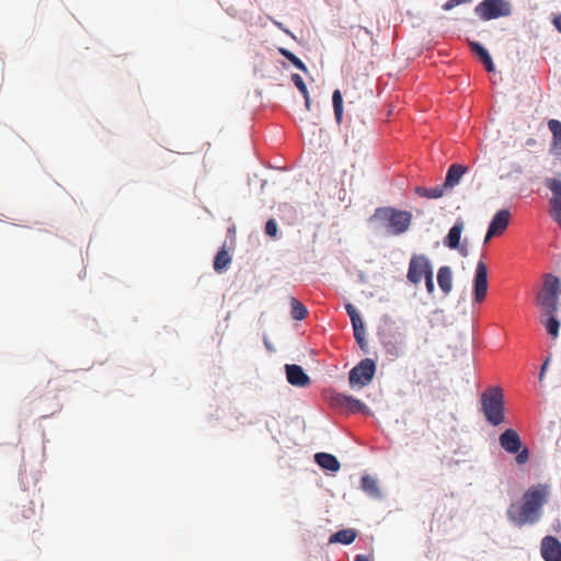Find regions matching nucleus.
<instances>
[{
    "label": "nucleus",
    "instance_id": "obj_1",
    "mask_svg": "<svg viewBox=\"0 0 561 561\" xmlns=\"http://www.w3.org/2000/svg\"><path fill=\"white\" fill-rule=\"evenodd\" d=\"M549 488L545 484L531 485L522 496L520 503H512L507 510V518L517 527L537 523L547 503Z\"/></svg>",
    "mask_w": 561,
    "mask_h": 561
},
{
    "label": "nucleus",
    "instance_id": "obj_2",
    "mask_svg": "<svg viewBox=\"0 0 561 561\" xmlns=\"http://www.w3.org/2000/svg\"><path fill=\"white\" fill-rule=\"evenodd\" d=\"M373 218L380 222L389 234L400 236L407 232L412 222V214L393 207H379Z\"/></svg>",
    "mask_w": 561,
    "mask_h": 561
},
{
    "label": "nucleus",
    "instance_id": "obj_3",
    "mask_svg": "<svg viewBox=\"0 0 561 561\" xmlns=\"http://www.w3.org/2000/svg\"><path fill=\"white\" fill-rule=\"evenodd\" d=\"M481 404L489 423L496 426L504 422V394L500 387L488 388L481 394Z\"/></svg>",
    "mask_w": 561,
    "mask_h": 561
},
{
    "label": "nucleus",
    "instance_id": "obj_4",
    "mask_svg": "<svg viewBox=\"0 0 561 561\" xmlns=\"http://www.w3.org/2000/svg\"><path fill=\"white\" fill-rule=\"evenodd\" d=\"M561 294L560 278L552 275H545L543 287L537 295V304L545 310L546 314H554L558 310L559 296Z\"/></svg>",
    "mask_w": 561,
    "mask_h": 561
},
{
    "label": "nucleus",
    "instance_id": "obj_5",
    "mask_svg": "<svg viewBox=\"0 0 561 561\" xmlns=\"http://www.w3.org/2000/svg\"><path fill=\"white\" fill-rule=\"evenodd\" d=\"M433 273V267L428 257L424 254H413L409 262L407 278L413 285L420 284Z\"/></svg>",
    "mask_w": 561,
    "mask_h": 561
},
{
    "label": "nucleus",
    "instance_id": "obj_6",
    "mask_svg": "<svg viewBox=\"0 0 561 561\" xmlns=\"http://www.w3.org/2000/svg\"><path fill=\"white\" fill-rule=\"evenodd\" d=\"M476 12L482 20L489 21L510 15L512 8L505 0H483L477 5Z\"/></svg>",
    "mask_w": 561,
    "mask_h": 561
},
{
    "label": "nucleus",
    "instance_id": "obj_7",
    "mask_svg": "<svg viewBox=\"0 0 561 561\" xmlns=\"http://www.w3.org/2000/svg\"><path fill=\"white\" fill-rule=\"evenodd\" d=\"M376 373V364L370 358L360 360L350 371V383L351 386L358 385L360 387L367 386L374 378Z\"/></svg>",
    "mask_w": 561,
    "mask_h": 561
},
{
    "label": "nucleus",
    "instance_id": "obj_8",
    "mask_svg": "<svg viewBox=\"0 0 561 561\" xmlns=\"http://www.w3.org/2000/svg\"><path fill=\"white\" fill-rule=\"evenodd\" d=\"M488 294V268L483 261H479L473 278V301L481 304Z\"/></svg>",
    "mask_w": 561,
    "mask_h": 561
},
{
    "label": "nucleus",
    "instance_id": "obj_9",
    "mask_svg": "<svg viewBox=\"0 0 561 561\" xmlns=\"http://www.w3.org/2000/svg\"><path fill=\"white\" fill-rule=\"evenodd\" d=\"M545 185L551 191L552 197L549 201L550 215L561 229V181L548 178Z\"/></svg>",
    "mask_w": 561,
    "mask_h": 561
},
{
    "label": "nucleus",
    "instance_id": "obj_10",
    "mask_svg": "<svg viewBox=\"0 0 561 561\" xmlns=\"http://www.w3.org/2000/svg\"><path fill=\"white\" fill-rule=\"evenodd\" d=\"M511 214L507 209L499 210L494 217L492 218L486 236L484 238V243H488L489 240L497 234H502L508 227Z\"/></svg>",
    "mask_w": 561,
    "mask_h": 561
},
{
    "label": "nucleus",
    "instance_id": "obj_11",
    "mask_svg": "<svg viewBox=\"0 0 561 561\" xmlns=\"http://www.w3.org/2000/svg\"><path fill=\"white\" fill-rule=\"evenodd\" d=\"M540 552L545 561H561V542L553 536H546L541 540Z\"/></svg>",
    "mask_w": 561,
    "mask_h": 561
},
{
    "label": "nucleus",
    "instance_id": "obj_12",
    "mask_svg": "<svg viewBox=\"0 0 561 561\" xmlns=\"http://www.w3.org/2000/svg\"><path fill=\"white\" fill-rule=\"evenodd\" d=\"M285 370L287 380L291 386L304 388L310 385V377L299 365L287 364Z\"/></svg>",
    "mask_w": 561,
    "mask_h": 561
},
{
    "label": "nucleus",
    "instance_id": "obj_13",
    "mask_svg": "<svg viewBox=\"0 0 561 561\" xmlns=\"http://www.w3.org/2000/svg\"><path fill=\"white\" fill-rule=\"evenodd\" d=\"M500 445L507 453L516 454L522 447V440L515 430L508 428L500 435Z\"/></svg>",
    "mask_w": 561,
    "mask_h": 561
},
{
    "label": "nucleus",
    "instance_id": "obj_14",
    "mask_svg": "<svg viewBox=\"0 0 561 561\" xmlns=\"http://www.w3.org/2000/svg\"><path fill=\"white\" fill-rule=\"evenodd\" d=\"M466 171H467V168L462 164H458V163L451 164L447 171L444 186H447L450 188L456 186L460 182V180H461L462 175L466 173Z\"/></svg>",
    "mask_w": 561,
    "mask_h": 561
},
{
    "label": "nucleus",
    "instance_id": "obj_15",
    "mask_svg": "<svg viewBox=\"0 0 561 561\" xmlns=\"http://www.w3.org/2000/svg\"><path fill=\"white\" fill-rule=\"evenodd\" d=\"M437 283L442 291L448 295L453 289V271L449 266H442L437 272Z\"/></svg>",
    "mask_w": 561,
    "mask_h": 561
},
{
    "label": "nucleus",
    "instance_id": "obj_16",
    "mask_svg": "<svg viewBox=\"0 0 561 561\" xmlns=\"http://www.w3.org/2000/svg\"><path fill=\"white\" fill-rule=\"evenodd\" d=\"M316 462L323 469L336 472L340 470V462L335 456L327 453H318L314 456Z\"/></svg>",
    "mask_w": 561,
    "mask_h": 561
},
{
    "label": "nucleus",
    "instance_id": "obj_17",
    "mask_svg": "<svg viewBox=\"0 0 561 561\" xmlns=\"http://www.w3.org/2000/svg\"><path fill=\"white\" fill-rule=\"evenodd\" d=\"M463 230V222L461 220H458L449 230L446 239L445 244L454 250H460L459 243H460V237L461 232Z\"/></svg>",
    "mask_w": 561,
    "mask_h": 561
},
{
    "label": "nucleus",
    "instance_id": "obj_18",
    "mask_svg": "<svg viewBox=\"0 0 561 561\" xmlns=\"http://www.w3.org/2000/svg\"><path fill=\"white\" fill-rule=\"evenodd\" d=\"M334 403L340 407H345L352 412H359L366 408L360 400L344 394H337L334 398Z\"/></svg>",
    "mask_w": 561,
    "mask_h": 561
},
{
    "label": "nucleus",
    "instance_id": "obj_19",
    "mask_svg": "<svg viewBox=\"0 0 561 561\" xmlns=\"http://www.w3.org/2000/svg\"><path fill=\"white\" fill-rule=\"evenodd\" d=\"M472 51L479 57L480 61L484 65L489 72L494 71V64L489 51L479 43H471Z\"/></svg>",
    "mask_w": 561,
    "mask_h": 561
},
{
    "label": "nucleus",
    "instance_id": "obj_20",
    "mask_svg": "<svg viewBox=\"0 0 561 561\" xmlns=\"http://www.w3.org/2000/svg\"><path fill=\"white\" fill-rule=\"evenodd\" d=\"M356 537H357V531L355 529L346 528V529H342V530H339L335 534H333L330 537L329 542H331V543L339 542V543H343V545H350L356 539Z\"/></svg>",
    "mask_w": 561,
    "mask_h": 561
},
{
    "label": "nucleus",
    "instance_id": "obj_21",
    "mask_svg": "<svg viewBox=\"0 0 561 561\" xmlns=\"http://www.w3.org/2000/svg\"><path fill=\"white\" fill-rule=\"evenodd\" d=\"M548 127L553 135L552 151L556 154H561V122L558 119H550Z\"/></svg>",
    "mask_w": 561,
    "mask_h": 561
},
{
    "label": "nucleus",
    "instance_id": "obj_22",
    "mask_svg": "<svg viewBox=\"0 0 561 561\" xmlns=\"http://www.w3.org/2000/svg\"><path fill=\"white\" fill-rule=\"evenodd\" d=\"M231 263V256L226 250L225 247H222L216 254L214 260V270L218 273L224 272L228 268V266Z\"/></svg>",
    "mask_w": 561,
    "mask_h": 561
},
{
    "label": "nucleus",
    "instance_id": "obj_23",
    "mask_svg": "<svg viewBox=\"0 0 561 561\" xmlns=\"http://www.w3.org/2000/svg\"><path fill=\"white\" fill-rule=\"evenodd\" d=\"M362 489L370 496H378L379 489L375 478L369 474H365L360 480Z\"/></svg>",
    "mask_w": 561,
    "mask_h": 561
},
{
    "label": "nucleus",
    "instance_id": "obj_24",
    "mask_svg": "<svg viewBox=\"0 0 561 561\" xmlns=\"http://www.w3.org/2000/svg\"><path fill=\"white\" fill-rule=\"evenodd\" d=\"M447 186L438 185L435 187H417L416 193L426 198H439L444 195V191Z\"/></svg>",
    "mask_w": 561,
    "mask_h": 561
},
{
    "label": "nucleus",
    "instance_id": "obj_25",
    "mask_svg": "<svg viewBox=\"0 0 561 561\" xmlns=\"http://www.w3.org/2000/svg\"><path fill=\"white\" fill-rule=\"evenodd\" d=\"M334 116L337 124H341L343 116V98L340 90H335L332 94Z\"/></svg>",
    "mask_w": 561,
    "mask_h": 561
},
{
    "label": "nucleus",
    "instance_id": "obj_26",
    "mask_svg": "<svg viewBox=\"0 0 561 561\" xmlns=\"http://www.w3.org/2000/svg\"><path fill=\"white\" fill-rule=\"evenodd\" d=\"M290 306H291L290 314H291L293 319L300 321L307 317L308 310L299 300H297L296 298L293 297L290 299Z\"/></svg>",
    "mask_w": 561,
    "mask_h": 561
},
{
    "label": "nucleus",
    "instance_id": "obj_27",
    "mask_svg": "<svg viewBox=\"0 0 561 561\" xmlns=\"http://www.w3.org/2000/svg\"><path fill=\"white\" fill-rule=\"evenodd\" d=\"M353 331H354V337L356 342L358 343L359 347L364 350L366 347V340H365V327L363 321H358L356 324H352Z\"/></svg>",
    "mask_w": 561,
    "mask_h": 561
},
{
    "label": "nucleus",
    "instance_id": "obj_28",
    "mask_svg": "<svg viewBox=\"0 0 561 561\" xmlns=\"http://www.w3.org/2000/svg\"><path fill=\"white\" fill-rule=\"evenodd\" d=\"M279 53L287 59L289 60L296 68H298L299 70L304 71V72H307L308 69L306 67V65L295 55L293 54L291 51H289L288 49L286 48H279Z\"/></svg>",
    "mask_w": 561,
    "mask_h": 561
},
{
    "label": "nucleus",
    "instance_id": "obj_29",
    "mask_svg": "<svg viewBox=\"0 0 561 561\" xmlns=\"http://www.w3.org/2000/svg\"><path fill=\"white\" fill-rule=\"evenodd\" d=\"M548 316H549V318L547 319L545 327L547 329V332L551 336L557 337L559 334L560 322L553 314H548Z\"/></svg>",
    "mask_w": 561,
    "mask_h": 561
},
{
    "label": "nucleus",
    "instance_id": "obj_30",
    "mask_svg": "<svg viewBox=\"0 0 561 561\" xmlns=\"http://www.w3.org/2000/svg\"><path fill=\"white\" fill-rule=\"evenodd\" d=\"M291 81L294 82L296 88L300 91V93L304 96H307L308 89H307V85H306L304 79L301 78V76L298 75V73H293L291 75Z\"/></svg>",
    "mask_w": 561,
    "mask_h": 561
},
{
    "label": "nucleus",
    "instance_id": "obj_31",
    "mask_svg": "<svg viewBox=\"0 0 561 561\" xmlns=\"http://www.w3.org/2000/svg\"><path fill=\"white\" fill-rule=\"evenodd\" d=\"M345 309L347 311V314H348V317L351 319L352 324H356L358 321L362 320L358 311L356 310V308L352 304H347L345 306Z\"/></svg>",
    "mask_w": 561,
    "mask_h": 561
},
{
    "label": "nucleus",
    "instance_id": "obj_32",
    "mask_svg": "<svg viewBox=\"0 0 561 561\" xmlns=\"http://www.w3.org/2000/svg\"><path fill=\"white\" fill-rule=\"evenodd\" d=\"M265 233L272 238L277 234V224L274 219H268L265 226Z\"/></svg>",
    "mask_w": 561,
    "mask_h": 561
},
{
    "label": "nucleus",
    "instance_id": "obj_33",
    "mask_svg": "<svg viewBox=\"0 0 561 561\" xmlns=\"http://www.w3.org/2000/svg\"><path fill=\"white\" fill-rule=\"evenodd\" d=\"M516 461L519 465L526 463L529 459V451L527 448H524L519 451H517Z\"/></svg>",
    "mask_w": 561,
    "mask_h": 561
},
{
    "label": "nucleus",
    "instance_id": "obj_34",
    "mask_svg": "<svg viewBox=\"0 0 561 561\" xmlns=\"http://www.w3.org/2000/svg\"><path fill=\"white\" fill-rule=\"evenodd\" d=\"M425 280V286H426V290L430 295H432L434 291H435V285H434V279H433V273H431L426 278H424Z\"/></svg>",
    "mask_w": 561,
    "mask_h": 561
},
{
    "label": "nucleus",
    "instance_id": "obj_35",
    "mask_svg": "<svg viewBox=\"0 0 561 561\" xmlns=\"http://www.w3.org/2000/svg\"><path fill=\"white\" fill-rule=\"evenodd\" d=\"M459 4L454 2V0H448L446 3L443 4V10L445 11H450L453 10L455 7H458Z\"/></svg>",
    "mask_w": 561,
    "mask_h": 561
},
{
    "label": "nucleus",
    "instance_id": "obj_36",
    "mask_svg": "<svg viewBox=\"0 0 561 561\" xmlns=\"http://www.w3.org/2000/svg\"><path fill=\"white\" fill-rule=\"evenodd\" d=\"M548 364H549V358H547V359L545 360V363L542 364V366H541L540 374H539V380H540V381H542V380H543L545 373H546V370H547Z\"/></svg>",
    "mask_w": 561,
    "mask_h": 561
},
{
    "label": "nucleus",
    "instance_id": "obj_37",
    "mask_svg": "<svg viewBox=\"0 0 561 561\" xmlns=\"http://www.w3.org/2000/svg\"><path fill=\"white\" fill-rule=\"evenodd\" d=\"M556 28L561 33V13L553 19Z\"/></svg>",
    "mask_w": 561,
    "mask_h": 561
},
{
    "label": "nucleus",
    "instance_id": "obj_38",
    "mask_svg": "<svg viewBox=\"0 0 561 561\" xmlns=\"http://www.w3.org/2000/svg\"><path fill=\"white\" fill-rule=\"evenodd\" d=\"M304 99H305V105H306L307 111H310L311 110V101H310L309 92L307 93V96H304Z\"/></svg>",
    "mask_w": 561,
    "mask_h": 561
},
{
    "label": "nucleus",
    "instance_id": "obj_39",
    "mask_svg": "<svg viewBox=\"0 0 561 561\" xmlns=\"http://www.w3.org/2000/svg\"><path fill=\"white\" fill-rule=\"evenodd\" d=\"M355 561H370V558L365 556V554H358L356 558H355Z\"/></svg>",
    "mask_w": 561,
    "mask_h": 561
},
{
    "label": "nucleus",
    "instance_id": "obj_40",
    "mask_svg": "<svg viewBox=\"0 0 561 561\" xmlns=\"http://www.w3.org/2000/svg\"><path fill=\"white\" fill-rule=\"evenodd\" d=\"M472 0H454V2L458 3L459 5L461 4H466V3H469L471 2Z\"/></svg>",
    "mask_w": 561,
    "mask_h": 561
}]
</instances>
